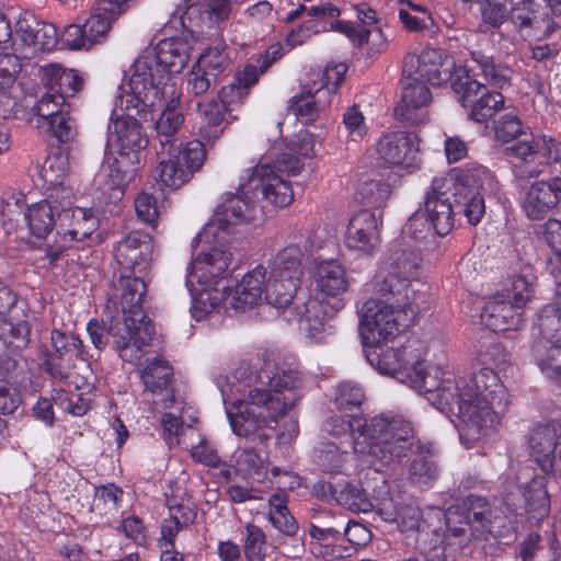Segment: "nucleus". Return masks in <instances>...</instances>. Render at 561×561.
Instances as JSON below:
<instances>
[{"label":"nucleus","instance_id":"nucleus-13","mask_svg":"<svg viewBox=\"0 0 561 561\" xmlns=\"http://www.w3.org/2000/svg\"><path fill=\"white\" fill-rule=\"evenodd\" d=\"M248 193L255 198L261 194L262 202L275 207H286L294 199L290 184L280 174L275 173L270 163H260L252 169L245 182Z\"/></svg>","mask_w":561,"mask_h":561},{"label":"nucleus","instance_id":"nucleus-20","mask_svg":"<svg viewBox=\"0 0 561 561\" xmlns=\"http://www.w3.org/2000/svg\"><path fill=\"white\" fill-rule=\"evenodd\" d=\"M152 251L151 237L148 233L133 231L117 243L115 257L125 271L142 273L150 265Z\"/></svg>","mask_w":561,"mask_h":561},{"label":"nucleus","instance_id":"nucleus-25","mask_svg":"<svg viewBox=\"0 0 561 561\" xmlns=\"http://www.w3.org/2000/svg\"><path fill=\"white\" fill-rule=\"evenodd\" d=\"M127 1L96 0V7L83 23L91 46L103 42L107 37L113 22L125 11L124 5Z\"/></svg>","mask_w":561,"mask_h":561},{"label":"nucleus","instance_id":"nucleus-33","mask_svg":"<svg viewBox=\"0 0 561 561\" xmlns=\"http://www.w3.org/2000/svg\"><path fill=\"white\" fill-rule=\"evenodd\" d=\"M42 80L48 90L67 99L73 96L83 88V79L72 69L50 64L42 68Z\"/></svg>","mask_w":561,"mask_h":561},{"label":"nucleus","instance_id":"nucleus-36","mask_svg":"<svg viewBox=\"0 0 561 561\" xmlns=\"http://www.w3.org/2000/svg\"><path fill=\"white\" fill-rule=\"evenodd\" d=\"M390 273L397 274L401 279L412 282L420 267L419 254L410 247L397 244L390 249L388 256Z\"/></svg>","mask_w":561,"mask_h":561},{"label":"nucleus","instance_id":"nucleus-54","mask_svg":"<svg viewBox=\"0 0 561 561\" xmlns=\"http://www.w3.org/2000/svg\"><path fill=\"white\" fill-rule=\"evenodd\" d=\"M217 79L213 73L194 64L187 78V91L195 96L203 95L216 83Z\"/></svg>","mask_w":561,"mask_h":561},{"label":"nucleus","instance_id":"nucleus-27","mask_svg":"<svg viewBox=\"0 0 561 561\" xmlns=\"http://www.w3.org/2000/svg\"><path fill=\"white\" fill-rule=\"evenodd\" d=\"M537 8L534 0H522L512 8L511 20L520 32L530 30L535 35L549 36L558 27V24L551 21L547 14H539Z\"/></svg>","mask_w":561,"mask_h":561},{"label":"nucleus","instance_id":"nucleus-46","mask_svg":"<svg viewBox=\"0 0 561 561\" xmlns=\"http://www.w3.org/2000/svg\"><path fill=\"white\" fill-rule=\"evenodd\" d=\"M524 497L529 512H536L541 517L549 511V495L542 479H533L524 489Z\"/></svg>","mask_w":561,"mask_h":561},{"label":"nucleus","instance_id":"nucleus-19","mask_svg":"<svg viewBox=\"0 0 561 561\" xmlns=\"http://www.w3.org/2000/svg\"><path fill=\"white\" fill-rule=\"evenodd\" d=\"M157 99L164 102V108L154 125L159 148L179 146L176 134L184 123V115L179 110L181 92L178 91L175 84H167L161 89V95Z\"/></svg>","mask_w":561,"mask_h":561},{"label":"nucleus","instance_id":"nucleus-8","mask_svg":"<svg viewBox=\"0 0 561 561\" xmlns=\"http://www.w3.org/2000/svg\"><path fill=\"white\" fill-rule=\"evenodd\" d=\"M157 154L159 165L154 170V178L170 188H179L188 182L206 158L204 145L199 140L159 148Z\"/></svg>","mask_w":561,"mask_h":561},{"label":"nucleus","instance_id":"nucleus-29","mask_svg":"<svg viewBox=\"0 0 561 561\" xmlns=\"http://www.w3.org/2000/svg\"><path fill=\"white\" fill-rule=\"evenodd\" d=\"M67 387V390L57 392L54 398L55 404L75 416L84 415L93 401V383L89 380H84L82 383H79L78 380H70Z\"/></svg>","mask_w":561,"mask_h":561},{"label":"nucleus","instance_id":"nucleus-39","mask_svg":"<svg viewBox=\"0 0 561 561\" xmlns=\"http://www.w3.org/2000/svg\"><path fill=\"white\" fill-rule=\"evenodd\" d=\"M288 496L285 492H277L268 499V520L280 533L293 536L298 529L297 522L290 514L288 507Z\"/></svg>","mask_w":561,"mask_h":561},{"label":"nucleus","instance_id":"nucleus-28","mask_svg":"<svg viewBox=\"0 0 561 561\" xmlns=\"http://www.w3.org/2000/svg\"><path fill=\"white\" fill-rule=\"evenodd\" d=\"M533 285L524 277L516 276L512 280V295L496 294L484 305L481 316H496L513 308H523L530 299Z\"/></svg>","mask_w":561,"mask_h":561},{"label":"nucleus","instance_id":"nucleus-37","mask_svg":"<svg viewBox=\"0 0 561 561\" xmlns=\"http://www.w3.org/2000/svg\"><path fill=\"white\" fill-rule=\"evenodd\" d=\"M317 286L325 295L344 293L347 288L344 268L336 261L321 262L317 268Z\"/></svg>","mask_w":561,"mask_h":561},{"label":"nucleus","instance_id":"nucleus-51","mask_svg":"<svg viewBox=\"0 0 561 561\" xmlns=\"http://www.w3.org/2000/svg\"><path fill=\"white\" fill-rule=\"evenodd\" d=\"M465 505L468 524L477 529L484 528L489 523L491 513L488 502L482 497L469 496Z\"/></svg>","mask_w":561,"mask_h":561},{"label":"nucleus","instance_id":"nucleus-16","mask_svg":"<svg viewBox=\"0 0 561 561\" xmlns=\"http://www.w3.org/2000/svg\"><path fill=\"white\" fill-rule=\"evenodd\" d=\"M403 73L408 80L426 81L439 87L450 78V65L435 48H425L420 55H410L404 59Z\"/></svg>","mask_w":561,"mask_h":561},{"label":"nucleus","instance_id":"nucleus-17","mask_svg":"<svg viewBox=\"0 0 561 561\" xmlns=\"http://www.w3.org/2000/svg\"><path fill=\"white\" fill-rule=\"evenodd\" d=\"M417 146L414 133L389 131L379 138L376 151L386 165L408 169L415 164Z\"/></svg>","mask_w":561,"mask_h":561},{"label":"nucleus","instance_id":"nucleus-41","mask_svg":"<svg viewBox=\"0 0 561 561\" xmlns=\"http://www.w3.org/2000/svg\"><path fill=\"white\" fill-rule=\"evenodd\" d=\"M30 231L38 239L46 238L56 225L55 209L49 202H41L28 208L25 216Z\"/></svg>","mask_w":561,"mask_h":561},{"label":"nucleus","instance_id":"nucleus-55","mask_svg":"<svg viewBox=\"0 0 561 561\" xmlns=\"http://www.w3.org/2000/svg\"><path fill=\"white\" fill-rule=\"evenodd\" d=\"M494 131L497 140L512 141L523 134L522 122L515 114H505L495 123Z\"/></svg>","mask_w":561,"mask_h":561},{"label":"nucleus","instance_id":"nucleus-31","mask_svg":"<svg viewBox=\"0 0 561 561\" xmlns=\"http://www.w3.org/2000/svg\"><path fill=\"white\" fill-rule=\"evenodd\" d=\"M141 165V153L117 151L108 164L107 183L110 188L124 193L126 186L134 181Z\"/></svg>","mask_w":561,"mask_h":561},{"label":"nucleus","instance_id":"nucleus-12","mask_svg":"<svg viewBox=\"0 0 561 561\" xmlns=\"http://www.w3.org/2000/svg\"><path fill=\"white\" fill-rule=\"evenodd\" d=\"M253 193H248L245 183L241 185V194L229 193L221 205L217 207L210 225L198 236L199 239L213 234L219 238V232H226L231 226L251 222L257 214V202Z\"/></svg>","mask_w":561,"mask_h":561},{"label":"nucleus","instance_id":"nucleus-3","mask_svg":"<svg viewBox=\"0 0 561 561\" xmlns=\"http://www.w3.org/2000/svg\"><path fill=\"white\" fill-rule=\"evenodd\" d=\"M510 364V355L500 344H481L473 356L477 371L465 378L462 385L477 407L482 435L496 427L508 408V394L496 370H504Z\"/></svg>","mask_w":561,"mask_h":561},{"label":"nucleus","instance_id":"nucleus-24","mask_svg":"<svg viewBox=\"0 0 561 561\" xmlns=\"http://www.w3.org/2000/svg\"><path fill=\"white\" fill-rule=\"evenodd\" d=\"M173 369L171 365L162 358H153L148 360L146 366L140 370V379L145 386V390L153 396H162L160 402H154L163 409L171 408L175 398L171 389V380Z\"/></svg>","mask_w":561,"mask_h":561},{"label":"nucleus","instance_id":"nucleus-56","mask_svg":"<svg viewBox=\"0 0 561 561\" xmlns=\"http://www.w3.org/2000/svg\"><path fill=\"white\" fill-rule=\"evenodd\" d=\"M261 300L254 293L238 284L234 291L227 298V304L234 312L247 313L252 311Z\"/></svg>","mask_w":561,"mask_h":561},{"label":"nucleus","instance_id":"nucleus-60","mask_svg":"<svg viewBox=\"0 0 561 561\" xmlns=\"http://www.w3.org/2000/svg\"><path fill=\"white\" fill-rule=\"evenodd\" d=\"M554 347L556 344H550L548 340H545L539 342L535 350L538 365L551 378H556L561 374V369L558 373L553 370V365L560 363L559 360L561 359L554 352Z\"/></svg>","mask_w":561,"mask_h":561},{"label":"nucleus","instance_id":"nucleus-11","mask_svg":"<svg viewBox=\"0 0 561 561\" xmlns=\"http://www.w3.org/2000/svg\"><path fill=\"white\" fill-rule=\"evenodd\" d=\"M167 84H175L152 48L146 49L134 62L129 78L133 94L141 102L161 95Z\"/></svg>","mask_w":561,"mask_h":561},{"label":"nucleus","instance_id":"nucleus-2","mask_svg":"<svg viewBox=\"0 0 561 561\" xmlns=\"http://www.w3.org/2000/svg\"><path fill=\"white\" fill-rule=\"evenodd\" d=\"M267 388L249 391L248 399L238 402L236 412L229 411V420L238 436H249L264 428H271L297 403L296 390L302 379L296 370H279L267 376Z\"/></svg>","mask_w":561,"mask_h":561},{"label":"nucleus","instance_id":"nucleus-32","mask_svg":"<svg viewBox=\"0 0 561 561\" xmlns=\"http://www.w3.org/2000/svg\"><path fill=\"white\" fill-rule=\"evenodd\" d=\"M169 75L180 73L187 65L192 47L190 43L181 37H171L160 41L152 48Z\"/></svg>","mask_w":561,"mask_h":561},{"label":"nucleus","instance_id":"nucleus-50","mask_svg":"<svg viewBox=\"0 0 561 561\" xmlns=\"http://www.w3.org/2000/svg\"><path fill=\"white\" fill-rule=\"evenodd\" d=\"M51 343L54 353L50 355L59 357L62 362H67V364H73V360L78 358L77 339L73 335H67L59 330H54L51 332Z\"/></svg>","mask_w":561,"mask_h":561},{"label":"nucleus","instance_id":"nucleus-30","mask_svg":"<svg viewBox=\"0 0 561 561\" xmlns=\"http://www.w3.org/2000/svg\"><path fill=\"white\" fill-rule=\"evenodd\" d=\"M358 330L364 347H378L391 342L403 329L397 318H363Z\"/></svg>","mask_w":561,"mask_h":561},{"label":"nucleus","instance_id":"nucleus-62","mask_svg":"<svg viewBox=\"0 0 561 561\" xmlns=\"http://www.w3.org/2000/svg\"><path fill=\"white\" fill-rule=\"evenodd\" d=\"M53 135L58 138L60 142H69L75 139L77 130L75 122L70 116V112H64L47 122Z\"/></svg>","mask_w":561,"mask_h":561},{"label":"nucleus","instance_id":"nucleus-6","mask_svg":"<svg viewBox=\"0 0 561 561\" xmlns=\"http://www.w3.org/2000/svg\"><path fill=\"white\" fill-rule=\"evenodd\" d=\"M87 330L98 348L113 336L122 359L133 364L140 362L142 347L150 343L154 332L150 318H91Z\"/></svg>","mask_w":561,"mask_h":561},{"label":"nucleus","instance_id":"nucleus-58","mask_svg":"<svg viewBox=\"0 0 561 561\" xmlns=\"http://www.w3.org/2000/svg\"><path fill=\"white\" fill-rule=\"evenodd\" d=\"M510 0H482V20L493 27L501 26L507 19V2Z\"/></svg>","mask_w":561,"mask_h":561},{"label":"nucleus","instance_id":"nucleus-10","mask_svg":"<svg viewBox=\"0 0 561 561\" xmlns=\"http://www.w3.org/2000/svg\"><path fill=\"white\" fill-rule=\"evenodd\" d=\"M381 298H368L358 310V316H389L394 313L420 312L414 304V291L411 283L401 279L397 274H388L379 289Z\"/></svg>","mask_w":561,"mask_h":561},{"label":"nucleus","instance_id":"nucleus-1","mask_svg":"<svg viewBox=\"0 0 561 561\" xmlns=\"http://www.w3.org/2000/svg\"><path fill=\"white\" fill-rule=\"evenodd\" d=\"M325 430L334 436L351 431L354 436V450L370 455L383 463L400 461L415 445L410 422L383 414L367 422L360 414L345 412L331 417Z\"/></svg>","mask_w":561,"mask_h":561},{"label":"nucleus","instance_id":"nucleus-53","mask_svg":"<svg viewBox=\"0 0 561 561\" xmlns=\"http://www.w3.org/2000/svg\"><path fill=\"white\" fill-rule=\"evenodd\" d=\"M247 539L244 543V553L249 561L264 560L265 536L260 527L249 524L245 527Z\"/></svg>","mask_w":561,"mask_h":561},{"label":"nucleus","instance_id":"nucleus-4","mask_svg":"<svg viewBox=\"0 0 561 561\" xmlns=\"http://www.w3.org/2000/svg\"><path fill=\"white\" fill-rule=\"evenodd\" d=\"M409 378L419 391L430 393L440 410L454 412L457 409L461 421L460 439L468 447L483 438L478 405L472 403L468 390L462 387L465 378L456 377L454 373L443 370L438 366L424 368L423 365L410 374Z\"/></svg>","mask_w":561,"mask_h":561},{"label":"nucleus","instance_id":"nucleus-35","mask_svg":"<svg viewBox=\"0 0 561 561\" xmlns=\"http://www.w3.org/2000/svg\"><path fill=\"white\" fill-rule=\"evenodd\" d=\"M121 312L124 316H136L140 312L147 313L144 307V297L147 286L142 278L122 276L121 277Z\"/></svg>","mask_w":561,"mask_h":561},{"label":"nucleus","instance_id":"nucleus-40","mask_svg":"<svg viewBox=\"0 0 561 561\" xmlns=\"http://www.w3.org/2000/svg\"><path fill=\"white\" fill-rule=\"evenodd\" d=\"M320 95L317 93L313 85L307 83L302 88V92L299 95H295L289 101V111L301 119L305 124H309L316 121L321 108Z\"/></svg>","mask_w":561,"mask_h":561},{"label":"nucleus","instance_id":"nucleus-57","mask_svg":"<svg viewBox=\"0 0 561 561\" xmlns=\"http://www.w3.org/2000/svg\"><path fill=\"white\" fill-rule=\"evenodd\" d=\"M219 302L220 293L217 289L204 288L193 296L192 309L201 316H209L213 312H219Z\"/></svg>","mask_w":561,"mask_h":561},{"label":"nucleus","instance_id":"nucleus-7","mask_svg":"<svg viewBox=\"0 0 561 561\" xmlns=\"http://www.w3.org/2000/svg\"><path fill=\"white\" fill-rule=\"evenodd\" d=\"M302 255L298 245L290 244L268 261L267 302L278 310L290 306L300 287Z\"/></svg>","mask_w":561,"mask_h":561},{"label":"nucleus","instance_id":"nucleus-38","mask_svg":"<svg viewBox=\"0 0 561 561\" xmlns=\"http://www.w3.org/2000/svg\"><path fill=\"white\" fill-rule=\"evenodd\" d=\"M167 505L170 518L164 522L161 528L170 529L176 537L181 529L194 523L196 518L195 504L188 496L182 499L171 496L168 499Z\"/></svg>","mask_w":561,"mask_h":561},{"label":"nucleus","instance_id":"nucleus-9","mask_svg":"<svg viewBox=\"0 0 561 561\" xmlns=\"http://www.w3.org/2000/svg\"><path fill=\"white\" fill-rule=\"evenodd\" d=\"M455 181L456 205L462 211L469 224L477 225L485 213L484 198L480 193L484 182L490 179L488 170L478 163L451 170Z\"/></svg>","mask_w":561,"mask_h":561},{"label":"nucleus","instance_id":"nucleus-14","mask_svg":"<svg viewBox=\"0 0 561 561\" xmlns=\"http://www.w3.org/2000/svg\"><path fill=\"white\" fill-rule=\"evenodd\" d=\"M445 179H434L424 197L423 216L428 222L427 229L433 228L436 234L446 236L454 227V217L463 211L457 207L456 197L451 202L447 192Z\"/></svg>","mask_w":561,"mask_h":561},{"label":"nucleus","instance_id":"nucleus-21","mask_svg":"<svg viewBox=\"0 0 561 561\" xmlns=\"http://www.w3.org/2000/svg\"><path fill=\"white\" fill-rule=\"evenodd\" d=\"M431 99V92L424 82L408 80L407 77L401 100L394 108L396 118L410 125L425 123L427 121L426 106Z\"/></svg>","mask_w":561,"mask_h":561},{"label":"nucleus","instance_id":"nucleus-44","mask_svg":"<svg viewBox=\"0 0 561 561\" xmlns=\"http://www.w3.org/2000/svg\"><path fill=\"white\" fill-rule=\"evenodd\" d=\"M226 44L219 43L216 46L208 47L198 57L195 62L218 78L230 65V57L226 51Z\"/></svg>","mask_w":561,"mask_h":561},{"label":"nucleus","instance_id":"nucleus-48","mask_svg":"<svg viewBox=\"0 0 561 561\" xmlns=\"http://www.w3.org/2000/svg\"><path fill=\"white\" fill-rule=\"evenodd\" d=\"M36 114L46 123L58 114L70 112V104L61 95L55 94L48 90L35 105Z\"/></svg>","mask_w":561,"mask_h":561},{"label":"nucleus","instance_id":"nucleus-5","mask_svg":"<svg viewBox=\"0 0 561 561\" xmlns=\"http://www.w3.org/2000/svg\"><path fill=\"white\" fill-rule=\"evenodd\" d=\"M257 82V70L254 65H247L238 72L233 81L222 87L218 99L198 102L201 116L199 136L206 140L218 138L225 126L238 118L243 100L249 89Z\"/></svg>","mask_w":561,"mask_h":561},{"label":"nucleus","instance_id":"nucleus-42","mask_svg":"<svg viewBox=\"0 0 561 561\" xmlns=\"http://www.w3.org/2000/svg\"><path fill=\"white\" fill-rule=\"evenodd\" d=\"M237 467L243 474L262 482L268 470L266 453L262 449L255 450L252 447H247L238 454Z\"/></svg>","mask_w":561,"mask_h":561},{"label":"nucleus","instance_id":"nucleus-52","mask_svg":"<svg viewBox=\"0 0 561 561\" xmlns=\"http://www.w3.org/2000/svg\"><path fill=\"white\" fill-rule=\"evenodd\" d=\"M379 514L386 522L408 525L409 520L417 519V511L413 506L392 507L391 500H382L379 504Z\"/></svg>","mask_w":561,"mask_h":561},{"label":"nucleus","instance_id":"nucleus-22","mask_svg":"<svg viewBox=\"0 0 561 561\" xmlns=\"http://www.w3.org/2000/svg\"><path fill=\"white\" fill-rule=\"evenodd\" d=\"M232 257L233 253L225 244L214 247L209 252L197 256L191 263L187 285H192L194 280L207 286L216 283L228 270Z\"/></svg>","mask_w":561,"mask_h":561},{"label":"nucleus","instance_id":"nucleus-64","mask_svg":"<svg viewBox=\"0 0 561 561\" xmlns=\"http://www.w3.org/2000/svg\"><path fill=\"white\" fill-rule=\"evenodd\" d=\"M137 217L149 226H154L159 217L157 199L148 193H140L135 199Z\"/></svg>","mask_w":561,"mask_h":561},{"label":"nucleus","instance_id":"nucleus-45","mask_svg":"<svg viewBox=\"0 0 561 561\" xmlns=\"http://www.w3.org/2000/svg\"><path fill=\"white\" fill-rule=\"evenodd\" d=\"M0 318V339L9 341L15 347L20 348L28 343L30 327L21 318Z\"/></svg>","mask_w":561,"mask_h":561},{"label":"nucleus","instance_id":"nucleus-63","mask_svg":"<svg viewBox=\"0 0 561 561\" xmlns=\"http://www.w3.org/2000/svg\"><path fill=\"white\" fill-rule=\"evenodd\" d=\"M304 13H307L309 16L323 20L325 18H337L340 15V10L333 3L325 1L318 5L307 7L305 4H300L299 8L291 11L287 15V21L291 22L296 19H299Z\"/></svg>","mask_w":561,"mask_h":561},{"label":"nucleus","instance_id":"nucleus-59","mask_svg":"<svg viewBox=\"0 0 561 561\" xmlns=\"http://www.w3.org/2000/svg\"><path fill=\"white\" fill-rule=\"evenodd\" d=\"M410 479L420 485H426L437 476L436 465L425 457L415 458L409 468Z\"/></svg>","mask_w":561,"mask_h":561},{"label":"nucleus","instance_id":"nucleus-61","mask_svg":"<svg viewBox=\"0 0 561 561\" xmlns=\"http://www.w3.org/2000/svg\"><path fill=\"white\" fill-rule=\"evenodd\" d=\"M399 350L403 355L405 373L410 377V374H413L423 365V357L426 353V347L420 341H409Z\"/></svg>","mask_w":561,"mask_h":561},{"label":"nucleus","instance_id":"nucleus-34","mask_svg":"<svg viewBox=\"0 0 561 561\" xmlns=\"http://www.w3.org/2000/svg\"><path fill=\"white\" fill-rule=\"evenodd\" d=\"M113 128L119 146L118 151L141 153L149 144L140 122L133 116L126 115L115 119Z\"/></svg>","mask_w":561,"mask_h":561},{"label":"nucleus","instance_id":"nucleus-26","mask_svg":"<svg viewBox=\"0 0 561 561\" xmlns=\"http://www.w3.org/2000/svg\"><path fill=\"white\" fill-rule=\"evenodd\" d=\"M16 26V37L31 54L49 51L57 45V30L53 24L21 19Z\"/></svg>","mask_w":561,"mask_h":561},{"label":"nucleus","instance_id":"nucleus-23","mask_svg":"<svg viewBox=\"0 0 561 561\" xmlns=\"http://www.w3.org/2000/svg\"><path fill=\"white\" fill-rule=\"evenodd\" d=\"M380 242L379 220L369 210L355 214L348 222L345 243L350 249L371 254Z\"/></svg>","mask_w":561,"mask_h":561},{"label":"nucleus","instance_id":"nucleus-49","mask_svg":"<svg viewBox=\"0 0 561 561\" xmlns=\"http://www.w3.org/2000/svg\"><path fill=\"white\" fill-rule=\"evenodd\" d=\"M71 213V217L76 220L77 226L68 229L64 232L65 236H69L73 241H81L88 238L94 229V220L91 217H87L85 211L81 208L75 210L65 209L59 214V219L68 218Z\"/></svg>","mask_w":561,"mask_h":561},{"label":"nucleus","instance_id":"nucleus-15","mask_svg":"<svg viewBox=\"0 0 561 561\" xmlns=\"http://www.w3.org/2000/svg\"><path fill=\"white\" fill-rule=\"evenodd\" d=\"M528 444L533 456L545 472L561 471V420L534 426Z\"/></svg>","mask_w":561,"mask_h":561},{"label":"nucleus","instance_id":"nucleus-47","mask_svg":"<svg viewBox=\"0 0 561 561\" xmlns=\"http://www.w3.org/2000/svg\"><path fill=\"white\" fill-rule=\"evenodd\" d=\"M367 358L377 369L385 375H396L405 373L403 365V355L399 348H389L379 355L367 354Z\"/></svg>","mask_w":561,"mask_h":561},{"label":"nucleus","instance_id":"nucleus-18","mask_svg":"<svg viewBox=\"0 0 561 561\" xmlns=\"http://www.w3.org/2000/svg\"><path fill=\"white\" fill-rule=\"evenodd\" d=\"M461 90L460 102L463 107H471L469 116L477 123L488 122L504 108V96L476 80L467 79Z\"/></svg>","mask_w":561,"mask_h":561},{"label":"nucleus","instance_id":"nucleus-43","mask_svg":"<svg viewBox=\"0 0 561 561\" xmlns=\"http://www.w3.org/2000/svg\"><path fill=\"white\" fill-rule=\"evenodd\" d=\"M346 71L347 66L343 62L328 65L323 71L312 73V77H317L319 82L316 79H312L311 85H313L317 93H322L323 95L333 93L344 80Z\"/></svg>","mask_w":561,"mask_h":561}]
</instances>
